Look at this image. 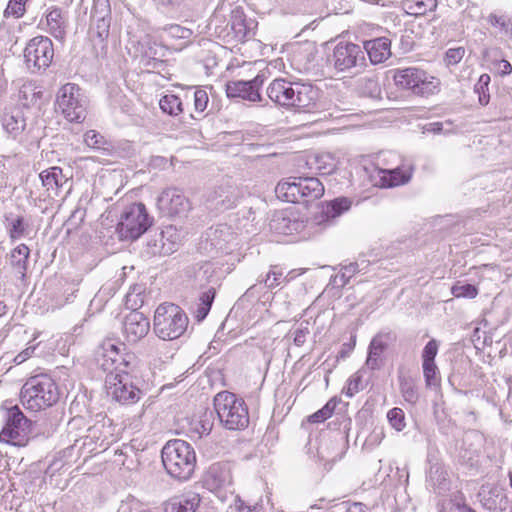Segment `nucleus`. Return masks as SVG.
Segmentation results:
<instances>
[{
    "instance_id": "473e14b6",
    "label": "nucleus",
    "mask_w": 512,
    "mask_h": 512,
    "mask_svg": "<svg viewBox=\"0 0 512 512\" xmlns=\"http://www.w3.org/2000/svg\"><path fill=\"white\" fill-rule=\"evenodd\" d=\"M30 250L25 244H20L11 251L10 264L16 270L17 274L22 277L25 275L27 269V260L29 258Z\"/></svg>"
},
{
    "instance_id": "6e6d98bb",
    "label": "nucleus",
    "mask_w": 512,
    "mask_h": 512,
    "mask_svg": "<svg viewBox=\"0 0 512 512\" xmlns=\"http://www.w3.org/2000/svg\"><path fill=\"white\" fill-rule=\"evenodd\" d=\"M362 93L371 97L376 98L380 95V87L378 82L372 78H364L362 80Z\"/></svg>"
},
{
    "instance_id": "6ab92c4d",
    "label": "nucleus",
    "mask_w": 512,
    "mask_h": 512,
    "mask_svg": "<svg viewBox=\"0 0 512 512\" xmlns=\"http://www.w3.org/2000/svg\"><path fill=\"white\" fill-rule=\"evenodd\" d=\"M204 486L210 491L226 489L232 485V475L228 464H212L203 477Z\"/></svg>"
},
{
    "instance_id": "69168bd1",
    "label": "nucleus",
    "mask_w": 512,
    "mask_h": 512,
    "mask_svg": "<svg viewBox=\"0 0 512 512\" xmlns=\"http://www.w3.org/2000/svg\"><path fill=\"white\" fill-rule=\"evenodd\" d=\"M235 506H236L237 512H255L257 509V505H248L240 497L236 498Z\"/></svg>"
},
{
    "instance_id": "a18cd8bd",
    "label": "nucleus",
    "mask_w": 512,
    "mask_h": 512,
    "mask_svg": "<svg viewBox=\"0 0 512 512\" xmlns=\"http://www.w3.org/2000/svg\"><path fill=\"white\" fill-rule=\"evenodd\" d=\"M84 143L93 149H106L107 140L96 130H89L84 134Z\"/></svg>"
},
{
    "instance_id": "9b49d317",
    "label": "nucleus",
    "mask_w": 512,
    "mask_h": 512,
    "mask_svg": "<svg viewBox=\"0 0 512 512\" xmlns=\"http://www.w3.org/2000/svg\"><path fill=\"white\" fill-rule=\"evenodd\" d=\"M330 61L338 72H350L353 69L358 71L366 65L364 50L351 42L338 43L333 49Z\"/></svg>"
},
{
    "instance_id": "412c9836",
    "label": "nucleus",
    "mask_w": 512,
    "mask_h": 512,
    "mask_svg": "<svg viewBox=\"0 0 512 512\" xmlns=\"http://www.w3.org/2000/svg\"><path fill=\"white\" fill-rule=\"evenodd\" d=\"M414 171L411 163H403L394 169H382L379 171L380 186L391 188L408 183Z\"/></svg>"
},
{
    "instance_id": "6e6552de",
    "label": "nucleus",
    "mask_w": 512,
    "mask_h": 512,
    "mask_svg": "<svg viewBox=\"0 0 512 512\" xmlns=\"http://www.w3.org/2000/svg\"><path fill=\"white\" fill-rule=\"evenodd\" d=\"M56 105L69 122L81 123L86 118L87 97L80 87L74 83H67L60 88Z\"/></svg>"
},
{
    "instance_id": "1a4fd4ad",
    "label": "nucleus",
    "mask_w": 512,
    "mask_h": 512,
    "mask_svg": "<svg viewBox=\"0 0 512 512\" xmlns=\"http://www.w3.org/2000/svg\"><path fill=\"white\" fill-rule=\"evenodd\" d=\"M393 79L398 87L420 96L435 93L440 84L437 78L429 77L425 71L414 67L394 70Z\"/></svg>"
},
{
    "instance_id": "37998d69",
    "label": "nucleus",
    "mask_w": 512,
    "mask_h": 512,
    "mask_svg": "<svg viewBox=\"0 0 512 512\" xmlns=\"http://www.w3.org/2000/svg\"><path fill=\"white\" fill-rule=\"evenodd\" d=\"M359 272V265L356 262L345 265L341 272L334 276L333 283L338 287H344L349 283V280Z\"/></svg>"
},
{
    "instance_id": "a19ab883",
    "label": "nucleus",
    "mask_w": 512,
    "mask_h": 512,
    "mask_svg": "<svg viewBox=\"0 0 512 512\" xmlns=\"http://www.w3.org/2000/svg\"><path fill=\"white\" fill-rule=\"evenodd\" d=\"M215 298V290L210 288L209 290L203 292L199 298L200 303L198 304L196 310V318L198 321H202L209 313L212 303Z\"/></svg>"
},
{
    "instance_id": "f03ea898",
    "label": "nucleus",
    "mask_w": 512,
    "mask_h": 512,
    "mask_svg": "<svg viewBox=\"0 0 512 512\" xmlns=\"http://www.w3.org/2000/svg\"><path fill=\"white\" fill-rule=\"evenodd\" d=\"M166 472L178 480H188L195 469L196 455L193 447L186 441L174 439L168 441L161 451Z\"/></svg>"
},
{
    "instance_id": "e2e57ef3",
    "label": "nucleus",
    "mask_w": 512,
    "mask_h": 512,
    "mask_svg": "<svg viewBox=\"0 0 512 512\" xmlns=\"http://www.w3.org/2000/svg\"><path fill=\"white\" fill-rule=\"evenodd\" d=\"M330 417L328 407H322L320 410L310 415L308 421L310 423H321Z\"/></svg>"
},
{
    "instance_id": "393cba45",
    "label": "nucleus",
    "mask_w": 512,
    "mask_h": 512,
    "mask_svg": "<svg viewBox=\"0 0 512 512\" xmlns=\"http://www.w3.org/2000/svg\"><path fill=\"white\" fill-rule=\"evenodd\" d=\"M161 236V245H158L157 241L148 242V247L150 250L148 251L151 255H170L174 251L180 242V237L175 228L172 226L166 227L160 234Z\"/></svg>"
},
{
    "instance_id": "e433bc0d",
    "label": "nucleus",
    "mask_w": 512,
    "mask_h": 512,
    "mask_svg": "<svg viewBox=\"0 0 512 512\" xmlns=\"http://www.w3.org/2000/svg\"><path fill=\"white\" fill-rule=\"evenodd\" d=\"M497 49H491V48H484L482 50V57L486 61H491L494 65V69L496 70L497 74L500 76H506L512 73V65L509 61L501 59H493L491 60V55L493 53H497Z\"/></svg>"
},
{
    "instance_id": "4d7b16f0",
    "label": "nucleus",
    "mask_w": 512,
    "mask_h": 512,
    "mask_svg": "<svg viewBox=\"0 0 512 512\" xmlns=\"http://www.w3.org/2000/svg\"><path fill=\"white\" fill-rule=\"evenodd\" d=\"M25 12V3L19 0H10L8 5L4 11V15L6 17L13 16L15 18H20L23 16Z\"/></svg>"
},
{
    "instance_id": "8fccbe9b",
    "label": "nucleus",
    "mask_w": 512,
    "mask_h": 512,
    "mask_svg": "<svg viewBox=\"0 0 512 512\" xmlns=\"http://www.w3.org/2000/svg\"><path fill=\"white\" fill-rule=\"evenodd\" d=\"M451 132H453L452 122L449 120L446 122H432L423 126V133L448 134Z\"/></svg>"
},
{
    "instance_id": "bf43d9fd",
    "label": "nucleus",
    "mask_w": 512,
    "mask_h": 512,
    "mask_svg": "<svg viewBox=\"0 0 512 512\" xmlns=\"http://www.w3.org/2000/svg\"><path fill=\"white\" fill-rule=\"evenodd\" d=\"M282 275V271H278L276 266L272 267V269L267 273L266 278L264 280L265 285L268 288L277 287L281 283L280 279L282 278Z\"/></svg>"
},
{
    "instance_id": "dca6fc26",
    "label": "nucleus",
    "mask_w": 512,
    "mask_h": 512,
    "mask_svg": "<svg viewBox=\"0 0 512 512\" xmlns=\"http://www.w3.org/2000/svg\"><path fill=\"white\" fill-rule=\"evenodd\" d=\"M110 8L106 0H96L91 11L89 34L92 39L104 41L109 35Z\"/></svg>"
},
{
    "instance_id": "09e8293b",
    "label": "nucleus",
    "mask_w": 512,
    "mask_h": 512,
    "mask_svg": "<svg viewBox=\"0 0 512 512\" xmlns=\"http://www.w3.org/2000/svg\"><path fill=\"white\" fill-rule=\"evenodd\" d=\"M26 232V224L24 223L23 217L19 216L12 219L8 226L9 237L12 241L19 239Z\"/></svg>"
},
{
    "instance_id": "4be33fe9",
    "label": "nucleus",
    "mask_w": 512,
    "mask_h": 512,
    "mask_svg": "<svg viewBox=\"0 0 512 512\" xmlns=\"http://www.w3.org/2000/svg\"><path fill=\"white\" fill-rule=\"evenodd\" d=\"M395 339L396 337L392 332H379L373 337L369 345L368 358L366 360V365L370 369L375 370L380 367V357Z\"/></svg>"
},
{
    "instance_id": "bb28decb",
    "label": "nucleus",
    "mask_w": 512,
    "mask_h": 512,
    "mask_svg": "<svg viewBox=\"0 0 512 512\" xmlns=\"http://www.w3.org/2000/svg\"><path fill=\"white\" fill-rule=\"evenodd\" d=\"M292 83L284 78L274 79L267 87V96L275 104L289 109Z\"/></svg>"
},
{
    "instance_id": "5fc2aeb1",
    "label": "nucleus",
    "mask_w": 512,
    "mask_h": 512,
    "mask_svg": "<svg viewBox=\"0 0 512 512\" xmlns=\"http://www.w3.org/2000/svg\"><path fill=\"white\" fill-rule=\"evenodd\" d=\"M167 35L174 39H190L192 31L178 24H172L165 28Z\"/></svg>"
},
{
    "instance_id": "79ce46f5",
    "label": "nucleus",
    "mask_w": 512,
    "mask_h": 512,
    "mask_svg": "<svg viewBox=\"0 0 512 512\" xmlns=\"http://www.w3.org/2000/svg\"><path fill=\"white\" fill-rule=\"evenodd\" d=\"M491 78L488 74H482L474 86V92L478 95V101L482 106H486L490 100L489 84Z\"/></svg>"
},
{
    "instance_id": "052dcab7",
    "label": "nucleus",
    "mask_w": 512,
    "mask_h": 512,
    "mask_svg": "<svg viewBox=\"0 0 512 512\" xmlns=\"http://www.w3.org/2000/svg\"><path fill=\"white\" fill-rule=\"evenodd\" d=\"M130 377L135 379V381L130 382V402H137L143 394V386H145V384L139 385L140 383L137 380L136 374L132 375L130 373Z\"/></svg>"
},
{
    "instance_id": "2eb2a0df",
    "label": "nucleus",
    "mask_w": 512,
    "mask_h": 512,
    "mask_svg": "<svg viewBox=\"0 0 512 512\" xmlns=\"http://www.w3.org/2000/svg\"><path fill=\"white\" fill-rule=\"evenodd\" d=\"M42 29L58 41H64L68 29V16L57 6H50L44 12L41 19Z\"/></svg>"
},
{
    "instance_id": "f8f14e48",
    "label": "nucleus",
    "mask_w": 512,
    "mask_h": 512,
    "mask_svg": "<svg viewBox=\"0 0 512 512\" xmlns=\"http://www.w3.org/2000/svg\"><path fill=\"white\" fill-rule=\"evenodd\" d=\"M319 90L310 83L293 81L289 109L298 112H311L316 109Z\"/></svg>"
},
{
    "instance_id": "9d476101",
    "label": "nucleus",
    "mask_w": 512,
    "mask_h": 512,
    "mask_svg": "<svg viewBox=\"0 0 512 512\" xmlns=\"http://www.w3.org/2000/svg\"><path fill=\"white\" fill-rule=\"evenodd\" d=\"M53 57V42L47 36H36L32 38L24 49L25 63L31 72L48 68Z\"/></svg>"
},
{
    "instance_id": "0e129e2a",
    "label": "nucleus",
    "mask_w": 512,
    "mask_h": 512,
    "mask_svg": "<svg viewBox=\"0 0 512 512\" xmlns=\"http://www.w3.org/2000/svg\"><path fill=\"white\" fill-rule=\"evenodd\" d=\"M195 430L199 436L208 435L212 430V423L209 420H201L196 424Z\"/></svg>"
},
{
    "instance_id": "4c0bfd02",
    "label": "nucleus",
    "mask_w": 512,
    "mask_h": 512,
    "mask_svg": "<svg viewBox=\"0 0 512 512\" xmlns=\"http://www.w3.org/2000/svg\"><path fill=\"white\" fill-rule=\"evenodd\" d=\"M351 200L346 197L336 198L327 203L324 213L327 217L335 218L340 216L343 212L351 207Z\"/></svg>"
},
{
    "instance_id": "cd10ccee",
    "label": "nucleus",
    "mask_w": 512,
    "mask_h": 512,
    "mask_svg": "<svg viewBox=\"0 0 512 512\" xmlns=\"http://www.w3.org/2000/svg\"><path fill=\"white\" fill-rule=\"evenodd\" d=\"M426 481L427 484L439 494L449 489V475L444 465L440 462H434L430 464Z\"/></svg>"
},
{
    "instance_id": "0eeeda50",
    "label": "nucleus",
    "mask_w": 512,
    "mask_h": 512,
    "mask_svg": "<svg viewBox=\"0 0 512 512\" xmlns=\"http://www.w3.org/2000/svg\"><path fill=\"white\" fill-rule=\"evenodd\" d=\"M37 424L29 420L18 406L10 407L5 416V425L0 432V441L15 446H25L38 435Z\"/></svg>"
},
{
    "instance_id": "a211bd4d",
    "label": "nucleus",
    "mask_w": 512,
    "mask_h": 512,
    "mask_svg": "<svg viewBox=\"0 0 512 512\" xmlns=\"http://www.w3.org/2000/svg\"><path fill=\"white\" fill-rule=\"evenodd\" d=\"M256 23L253 20H247L244 12L240 8L231 11L230 19L226 29L229 28L227 36H232L235 41L244 42L254 37V28Z\"/></svg>"
},
{
    "instance_id": "7c9ffc66",
    "label": "nucleus",
    "mask_w": 512,
    "mask_h": 512,
    "mask_svg": "<svg viewBox=\"0 0 512 512\" xmlns=\"http://www.w3.org/2000/svg\"><path fill=\"white\" fill-rule=\"evenodd\" d=\"M2 124L6 132L15 138L25 129L26 120L21 110L14 109L5 113Z\"/></svg>"
},
{
    "instance_id": "aec40b11",
    "label": "nucleus",
    "mask_w": 512,
    "mask_h": 512,
    "mask_svg": "<svg viewBox=\"0 0 512 512\" xmlns=\"http://www.w3.org/2000/svg\"><path fill=\"white\" fill-rule=\"evenodd\" d=\"M154 218L141 202L130 204V240H136L153 225Z\"/></svg>"
},
{
    "instance_id": "de8ad7c7",
    "label": "nucleus",
    "mask_w": 512,
    "mask_h": 512,
    "mask_svg": "<svg viewBox=\"0 0 512 512\" xmlns=\"http://www.w3.org/2000/svg\"><path fill=\"white\" fill-rule=\"evenodd\" d=\"M387 419L396 431H402L405 426V414L401 408L395 407L388 411Z\"/></svg>"
},
{
    "instance_id": "b1692460",
    "label": "nucleus",
    "mask_w": 512,
    "mask_h": 512,
    "mask_svg": "<svg viewBox=\"0 0 512 512\" xmlns=\"http://www.w3.org/2000/svg\"><path fill=\"white\" fill-rule=\"evenodd\" d=\"M42 186L45 188L48 197L59 195L60 189L67 183L68 177L63 174L60 167L53 166L43 170L39 174Z\"/></svg>"
},
{
    "instance_id": "603ef678",
    "label": "nucleus",
    "mask_w": 512,
    "mask_h": 512,
    "mask_svg": "<svg viewBox=\"0 0 512 512\" xmlns=\"http://www.w3.org/2000/svg\"><path fill=\"white\" fill-rule=\"evenodd\" d=\"M439 349V342L436 339H431L423 348L421 358L422 363L435 362Z\"/></svg>"
},
{
    "instance_id": "c85d7f7f",
    "label": "nucleus",
    "mask_w": 512,
    "mask_h": 512,
    "mask_svg": "<svg viewBox=\"0 0 512 512\" xmlns=\"http://www.w3.org/2000/svg\"><path fill=\"white\" fill-rule=\"evenodd\" d=\"M211 206L219 211L232 208L237 201V194L234 188L220 187L209 198Z\"/></svg>"
},
{
    "instance_id": "ea45409f",
    "label": "nucleus",
    "mask_w": 512,
    "mask_h": 512,
    "mask_svg": "<svg viewBox=\"0 0 512 512\" xmlns=\"http://www.w3.org/2000/svg\"><path fill=\"white\" fill-rule=\"evenodd\" d=\"M408 13L411 15H424L437 7L436 0H409L406 3Z\"/></svg>"
},
{
    "instance_id": "2f4dec72",
    "label": "nucleus",
    "mask_w": 512,
    "mask_h": 512,
    "mask_svg": "<svg viewBox=\"0 0 512 512\" xmlns=\"http://www.w3.org/2000/svg\"><path fill=\"white\" fill-rule=\"evenodd\" d=\"M270 229L278 234L290 235L297 230L298 223L287 212L277 211L269 223Z\"/></svg>"
},
{
    "instance_id": "a878e982",
    "label": "nucleus",
    "mask_w": 512,
    "mask_h": 512,
    "mask_svg": "<svg viewBox=\"0 0 512 512\" xmlns=\"http://www.w3.org/2000/svg\"><path fill=\"white\" fill-rule=\"evenodd\" d=\"M364 52L371 63L379 64L391 56V41L387 37H379L364 42Z\"/></svg>"
},
{
    "instance_id": "f257e3e1",
    "label": "nucleus",
    "mask_w": 512,
    "mask_h": 512,
    "mask_svg": "<svg viewBox=\"0 0 512 512\" xmlns=\"http://www.w3.org/2000/svg\"><path fill=\"white\" fill-rule=\"evenodd\" d=\"M126 356V344L115 339L103 341L95 351L96 362L104 371H109L106 379L108 394L121 403H126L128 400Z\"/></svg>"
},
{
    "instance_id": "864d4df0",
    "label": "nucleus",
    "mask_w": 512,
    "mask_h": 512,
    "mask_svg": "<svg viewBox=\"0 0 512 512\" xmlns=\"http://www.w3.org/2000/svg\"><path fill=\"white\" fill-rule=\"evenodd\" d=\"M362 376L359 373H354L347 381V386L344 388V394L352 398L356 393L362 390Z\"/></svg>"
},
{
    "instance_id": "7ed1b4c3",
    "label": "nucleus",
    "mask_w": 512,
    "mask_h": 512,
    "mask_svg": "<svg viewBox=\"0 0 512 512\" xmlns=\"http://www.w3.org/2000/svg\"><path fill=\"white\" fill-rule=\"evenodd\" d=\"M60 392L55 381L48 375H36L22 386L20 401L27 410L37 412L53 406Z\"/></svg>"
},
{
    "instance_id": "774afa93",
    "label": "nucleus",
    "mask_w": 512,
    "mask_h": 512,
    "mask_svg": "<svg viewBox=\"0 0 512 512\" xmlns=\"http://www.w3.org/2000/svg\"><path fill=\"white\" fill-rule=\"evenodd\" d=\"M365 508L362 503H353L347 508L346 512H366Z\"/></svg>"
},
{
    "instance_id": "ddd939ff",
    "label": "nucleus",
    "mask_w": 512,
    "mask_h": 512,
    "mask_svg": "<svg viewBox=\"0 0 512 512\" xmlns=\"http://www.w3.org/2000/svg\"><path fill=\"white\" fill-rule=\"evenodd\" d=\"M265 81L263 74H258L252 80H233L226 83V94L228 98H239L250 102L262 100L260 89Z\"/></svg>"
},
{
    "instance_id": "f704fd0d",
    "label": "nucleus",
    "mask_w": 512,
    "mask_h": 512,
    "mask_svg": "<svg viewBox=\"0 0 512 512\" xmlns=\"http://www.w3.org/2000/svg\"><path fill=\"white\" fill-rule=\"evenodd\" d=\"M399 389L404 400L410 404L418 401L419 394L412 378L399 376Z\"/></svg>"
},
{
    "instance_id": "338daca9",
    "label": "nucleus",
    "mask_w": 512,
    "mask_h": 512,
    "mask_svg": "<svg viewBox=\"0 0 512 512\" xmlns=\"http://www.w3.org/2000/svg\"><path fill=\"white\" fill-rule=\"evenodd\" d=\"M36 349V346L33 345V346H28L26 349H24L22 352H20L14 359V361L17 363V364H21L23 363L24 361H26L28 358L31 357V355L34 353Z\"/></svg>"
},
{
    "instance_id": "c03bdc74",
    "label": "nucleus",
    "mask_w": 512,
    "mask_h": 512,
    "mask_svg": "<svg viewBox=\"0 0 512 512\" xmlns=\"http://www.w3.org/2000/svg\"><path fill=\"white\" fill-rule=\"evenodd\" d=\"M423 376L427 387L436 386L440 381V372L435 362L422 363Z\"/></svg>"
},
{
    "instance_id": "13d9d810",
    "label": "nucleus",
    "mask_w": 512,
    "mask_h": 512,
    "mask_svg": "<svg viewBox=\"0 0 512 512\" xmlns=\"http://www.w3.org/2000/svg\"><path fill=\"white\" fill-rule=\"evenodd\" d=\"M209 102L208 94L203 89H196L194 92V108L199 114L203 113Z\"/></svg>"
},
{
    "instance_id": "3c124183",
    "label": "nucleus",
    "mask_w": 512,
    "mask_h": 512,
    "mask_svg": "<svg viewBox=\"0 0 512 512\" xmlns=\"http://www.w3.org/2000/svg\"><path fill=\"white\" fill-rule=\"evenodd\" d=\"M293 342L296 346H302L310 335V322L308 320H304L300 323L299 327L295 329L293 332Z\"/></svg>"
},
{
    "instance_id": "423d86ee",
    "label": "nucleus",
    "mask_w": 512,
    "mask_h": 512,
    "mask_svg": "<svg viewBox=\"0 0 512 512\" xmlns=\"http://www.w3.org/2000/svg\"><path fill=\"white\" fill-rule=\"evenodd\" d=\"M186 313L173 303L159 305L154 314V331L163 340L179 338L187 329Z\"/></svg>"
},
{
    "instance_id": "c756f323",
    "label": "nucleus",
    "mask_w": 512,
    "mask_h": 512,
    "mask_svg": "<svg viewBox=\"0 0 512 512\" xmlns=\"http://www.w3.org/2000/svg\"><path fill=\"white\" fill-rule=\"evenodd\" d=\"M42 90L35 82L27 80L19 88L18 99L22 106L31 107L42 98Z\"/></svg>"
},
{
    "instance_id": "20e7f679",
    "label": "nucleus",
    "mask_w": 512,
    "mask_h": 512,
    "mask_svg": "<svg viewBox=\"0 0 512 512\" xmlns=\"http://www.w3.org/2000/svg\"><path fill=\"white\" fill-rule=\"evenodd\" d=\"M214 409L221 425L233 431L244 430L249 425V413L245 401L229 391L214 397Z\"/></svg>"
},
{
    "instance_id": "680f3d73",
    "label": "nucleus",
    "mask_w": 512,
    "mask_h": 512,
    "mask_svg": "<svg viewBox=\"0 0 512 512\" xmlns=\"http://www.w3.org/2000/svg\"><path fill=\"white\" fill-rule=\"evenodd\" d=\"M465 54L463 47L451 48L446 52V61L449 65H455L461 61Z\"/></svg>"
},
{
    "instance_id": "58836bf2",
    "label": "nucleus",
    "mask_w": 512,
    "mask_h": 512,
    "mask_svg": "<svg viewBox=\"0 0 512 512\" xmlns=\"http://www.w3.org/2000/svg\"><path fill=\"white\" fill-rule=\"evenodd\" d=\"M487 22L499 28V32L505 36H512V21L504 14L490 13Z\"/></svg>"
},
{
    "instance_id": "39448f33",
    "label": "nucleus",
    "mask_w": 512,
    "mask_h": 512,
    "mask_svg": "<svg viewBox=\"0 0 512 512\" xmlns=\"http://www.w3.org/2000/svg\"><path fill=\"white\" fill-rule=\"evenodd\" d=\"M276 196L290 203H309L321 198L324 185L315 177H290L275 187Z\"/></svg>"
},
{
    "instance_id": "49530a36",
    "label": "nucleus",
    "mask_w": 512,
    "mask_h": 512,
    "mask_svg": "<svg viewBox=\"0 0 512 512\" xmlns=\"http://www.w3.org/2000/svg\"><path fill=\"white\" fill-rule=\"evenodd\" d=\"M451 293L457 298H475L478 294L476 286L468 283L457 282L451 288Z\"/></svg>"
},
{
    "instance_id": "4468645a",
    "label": "nucleus",
    "mask_w": 512,
    "mask_h": 512,
    "mask_svg": "<svg viewBox=\"0 0 512 512\" xmlns=\"http://www.w3.org/2000/svg\"><path fill=\"white\" fill-rule=\"evenodd\" d=\"M158 208L168 216L185 214L190 210V202L178 188H167L158 197Z\"/></svg>"
},
{
    "instance_id": "72a5a7b5",
    "label": "nucleus",
    "mask_w": 512,
    "mask_h": 512,
    "mask_svg": "<svg viewBox=\"0 0 512 512\" xmlns=\"http://www.w3.org/2000/svg\"><path fill=\"white\" fill-rule=\"evenodd\" d=\"M338 161L331 153H321L316 155L311 162V166L322 175H330L337 168Z\"/></svg>"
},
{
    "instance_id": "5701e85b",
    "label": "nucleus",
    "mask_w": 512,
    "mask_h": 512,
    "mask_svg": "<svg viewBox=\"0 0 512 512\" xmlns=\"http://www.w3.org/2000/svg\"><path fill=\"white\" fill-rule=\"evenodd\" d=\"M201 498L196 492H186L176 495L163 504V512H195Z\"/></svg>"
},
{
    "instance_id": "c9c22d12",
    "label": "nucleus",
    "mask_w": 512,
    "mask_h": 512,
    "mask_svg": "<svg viewBox=\"0 0 512 512\" xmlns=\"http://www.w3.org/2000/svg\"><path fill=\"white\" fill-rule=\"evenodd\" d=\"M159 106L164 113L177 116L183 112L181 99L174 94L164 95L159 100Z\"/></svg>"
},
{
    "instance_id": "f3484780",
    "label": "nucleus",
    "mask_w": 512,
    "mask_h": 512,
    "mask_svg": "<svg viewBox=\"0 0 512 512\" xmlns=\"http://www.w3.org/2000/svg\"><path fill=\"white\" fill-rule=\"evenodd\" d=\"M135 293L137 299L134 300L133 308L130 311V336H133V341H138L145 337L150 330V322L143 312H139L138 308L142 307L144 299L141 297V287L135 285L130 287V295Z\"/></svg>"
}]
</instances>
